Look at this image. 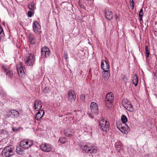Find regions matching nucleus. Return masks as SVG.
I'll return each instance as SVG.
<instances>
[{"mask_svg":"<svg viewBox=\"0 0 157 157\" xmlns=\"http://www.w3.org/2000/svg\"><path fill=\"white\" fill-rule=\"evenodd\" d=\"M145 49L146 52V58H147L149 57L150 53L149 50L148 49V47L147 45L145 46Z\"/></svg>","mask_w":157,"mask_h":157,"instance_id":"obj_25","label":"nucleus"},{"mask_svg":"<svg viewBox=\"0 0 157 157\" xmlns=\"http://www.w3.org/2000/svg\"><path fill=\"white\" fill-rule=\"evenodd\" d=\"M50 91V90L48 87H45L43 90V92L45 94L48 93Z\"/></svg>","mask_w":157,"mask_h":157,"instance_id":"obj_28","label":"nucleus"},{"mask_svg":"<svg viewBox=\"0 0 157 157\" xmlns=\"http://www.w3.org/2000/svg\"><path fill=\"white\" fill-rule=\"evenodd\" d=\"M63 56L64 57V59H68V55L67 54V53L66 52H65L64 53V55Z\"/></svg>","mask_w":157,"mask_h":157,"instance_id":"obj_33","label":"nucleus"},{"mask_svg":"<svg viewBox=\"0 0 157 157\" xmlns=\"http://www.w3.org/2000/svg\"><path fill=\"white\" fill-rule=\"evenodd\" d=\"M139 17H140V21H141L142 20L143 16H139Z\"/></svg>","mask_w":157,"mask_h":157,"instance_id":"obj_39","label":"nucleus"},{"mask_svg":"<svg viewBox=\"0 0 157 157\" xmlns=\"http://www.w3.org/2000/svg\"><path fill=\"white\" fill-rule=\"evenodd\" d=\"M40 147L41 150L45 152H49L52 149L51 145L48 144H42Z\"/></svg>","mask_w":157,"mask_h":157,"instance_id":"obj_13","label":"nucleus"},{"mask_svg":"<svg viewBox=\"0 0 157 157\" xmlns=\"http://www.w3.org/2000/svg\"><path fill=\"white\" fill-rule=\"evenodd\" d=\"M116 146H117V147L119 148V150L121 148V145L120 143L119 144V145H118L119 147H118V145L116 144Z\"/></svg>","mask_w":157,"mask_h":157,"instance_id":"obj_37","label":"nucleus"},{"mask_svg":"<svg viewBox=\"0 0 157 157\" xmlns=\"http://www.w3.org/2000/svg\"><path fill=\"white\" fill-rule=\"evenodd\" d=\"M105 72L104 75H103V78L105 80H107L109 78L110 76L109 72V71H104Z\"/></svg>","mask_w":157,"mask_h":157,"instance_id":"obj_21","label":"nucleus"},{"mask_svg":"<svg viewBox=\"0 0 157 157\" xmlns=\"http://www.w3.org/2000/svg\"><path fill=\"white\" fill-rule=\"evenodd\" d=\"M59 141L60 143L64 144L67 142L66 138L65 137H61L59 138Z\"/></svg>","mask_w":157,"mask_h":157,"instance_id":"obj_27","label":"nucleus"},{"mask_svg":"<svg viewBox=\"0 0 157 157\" xmlns=\"http://www.w3.org/2000/svg\"><path fill=\"white\" fill-rule=\"evenodd\" d=\"M157 24V23H156V22H155V24Z\"/></svg>","mask_w":157,"mask_h":157,"instance_id":"obj_42","label":"nucleus"},{"mask_svg":"<svg viewBox=\"0 0 157 157\" xmlns=\"http://www.w3.org/2000/svg\"><path fill=\"white\" fill-rule=\"evenodd\" d=\"M134 85L135 86H137L138 83V77L136 75L134 77L132 81Z\"/></svg>","mask_w":157,"mask_h":157,"instance_id":"obj_24","label":"nucleus"},{"mask_svg":"<svg viewBox=\"0 0 157 157\" xmlns=\"http://www.w3.org/2000/svg\"><path fill=\"white\" fill-rule=\"evenodd\" d=\"M115 18L116 20V21H117V22L118 21H119V17L117 15H115Z\"/></svg>","mask_w":157,"mask_h":157,"instance_id":"obj_36","label":"nucleus"},{"mask_svg":"<svg viewBox=\"0 0 157 157\" xmlns=\"http://www.w3.org/2000/svg\"><path fill=\"white\" fill-rule=\"evenodd\" d=\"M33 145V142L30 140H24L21 141L20 143V146L24 149H27Z\"/></svg>","mask_w":157,"mask_h":157,"instance_id":"obj_9","label":"nucleus"},{"mask_svg":"<svg viewBox=\"0 0 157 157\" xmlns=\"http://www.w3.org/2000/svg\"><path fill=\"white\" fill-rule=\"evenodd\" d=\"M128 78L127 77V76H124L123 77V80L125 82V83H126V81L127 80Z\"/></svg>","mask_w":157,"mask_h":157,"instance_id":"obj_34","label":"nucleus"},{"mask_svg":"<svg viewBox=\"0 0 157 157\" xmlns=\"http://www.w3.org/2000/svg\"><path fill=\"white\" fill-rule=\"evenodd\" d=\"M121 120L123 123L124 124L125 126H121V131L123 133L127 134L130 131V128L128 125L125 123L127 121V119L126 116L123 115L121 117Z\"/></svg>","mask_w":157,"mask_h":157,"instance_id":"obj_1","label":"nucleus"},{"mask_svg":"<svg viewBox=\"0 0 157 157\" xmlns=\"http://www.w3.org/2000/svg\"><path fill=\"white\" fill-rule=\"evenodd\" d=\"M157 24V23H156V22H155V24Z\"/></svg>","mask_w":157,"mask_h":157,"instance_id":"obj_41","label":"nucleus"},{"mask_svg":"<svg viewBox=\"0 0 157 157\" xmlns=\"http://www.w3.org/2000/svg\"><path fill=\"white\" fill-rule=\"evenodd\" d=\"M155 77H157V70L155 72Z\"/></svg>","mask_w":157,"mask_h":157,"instance_id":"obj_40","label":"nucleus"},{"mask_svg":"<svg viewBox=\"0 0 157 157\" xmlns=\"http://www.w3.org/2000/svg\"><path fill=\"white\" fill-rule=\"evenodd\" d=\"M105 16L106 18L108 20H111L113 17L111 11L108 10H105Z\"/></svg>","mask_w":157,"mask_h":157,"instance_id":"obj_18","label":"nucleus"},{"mask_svg":"<svg viewBox=\"0 0 157 157\" xmlns=\"http://www.w3.org/2000/svg\"><path fill=\"white\" fill-rule=\"evenodd\" d=\"M8 115L9 116H13L15 117H18L19 115V112L15 110H11L8 112Z\"/></svg>","mask_w":157,"mask_h":157,"instance_id":"obj_17","label":"nucleus"},{"mask_svg":"<svg viewBox=\"0 0 157 157\" xmlns=\"http://www.w3.org/2000/svg\"><path fill=\"white\" fill-rule=\"evenodd\" d=\"M34 4L31 3L28 5L29 9L31 11H33L34 9Z\"/></svg>","mask_w":157,"mask_h":157,"instance_id":"obj_26","label":"nucleus"},{"mask_svg":"<svg viewBox=\"0 0 157 157\" xmlns=\"http://www.w3.org/2000/svg\"><path fill=\"white\" fill-rule=\"evenodd\" d=\"M3 157H9L13 154L12 149L11 146H7L5 147L2 152Z\"/></svg>","mask_w":157,"mask_h":157,"instance_id":"obj_5","label":"nucleus"},{"mask_svg":"<svg viewBox=\"0 0 157 157\" xmlns=\"http://www.w3.org/2000/svg\"><path fill=\"white\" fill-rule=\"evenodd\" d=\"M113 98V94L112 92H109L107 94L105 98V104L106 106L109 108L111 107Z\"/></svg>","mask_w":157,"mask_h":157,"instance_id":"obj_3","label":"nucleus"},{"mask_svg":"<svg viewBox=\"0 0 157 157\" xmlns=\"http://www.w3.org/2000/svg\"><path fill=\"white\" fill-rule=\"evenodd\" d=\"M98 106L96 103L92 102L90 104V108L91 113H89V115L91 118H93V115L97 114L98 113Z\"/></svg>","mask_w":157,"mask_h":157,"instance_id":"obj_4","label":"nucleus"},{"mask_svg":"<svg viewBox=\"0 0 157 157\" xmlns=\"http://www.w3.org/2000/svg\"><path fill=\"white\" fill-rule=\"evenodd\" d=\"M67 97L68 100L70 101L74 100L75 101L76 98V95L75 92L71 90L69 91L68 93Z\"/></svg>","mask_w":157,"mask_h":157,"instance_id":"obj_15","label":"nucleus"},{"mask_svg":"<svg viewBox=\"0 0 157 157\" xmlns=\"http://www.w3.org/2000/svg\"><path fill=\"white\" fill-rule=\"evenodd\" d=\"M143 10L142 9H141L139 13V16H143Z\"/></svg>","mask_w":157,"mask_h":157,"instance_id":"obj_32","label":"nucleus"},{"mask_svg":"<svg viewBox=\"0 0 157 157\" xmlns=\"http://www.w3.org/2000/svg\"><path fill=\"white\" fill-rule=\"evenodd\" d=\"M130 2L131 3V6L132 9H134V2L133 0H131L130 1Z\"/></svg>","mask_w":157,"mask_h":157,"instance_id":"obj_31","label":"nucleus"},{"mask_svg":"<svg viewBox=\"0 0 157 157\" xmlns=\"http://www.w3.org/2000/svg\"><path fill=\"white\" fill-rule=\"evenodd\" d=\"M80 98L82 102H84L85 100V94H82L81 95Z\"/></svg>","mask_w":157,"mask_h":157,"instance_id":"obj_30","label":"nucleus"},{"mask_svg":"<svg viewBox=\"0 0 157 157\" xmlns=\"http://www.w3.org/2000/svg\"><path fill=\"white\" fill-rule=\"evenodd\" d=\"M44 114V110L42 109L40 110L36 113V119L37 121H39Z\"/></svg>","mask_w":157,"mask_h":157,"instance_id":"obj_20","label":"nucleus"},{"mask_svg":"<svg viewBox=\"0 0 157 157\" xmlns=\"http://www.w3.org/2000/svg\"><path fill=\"white\" fill-rule=\"evenodd\" d=\"M33 11H29L28 12V15L29 17H31L32 15L33 14Z\"/></svg>","mask_w":157,"mask_h":157,"instance_id":"obj_29","label":"nucleus"},{"mask_svg":"<svg viewBox=\"0 0 157 157\" xmlns=\"http://www.w3.org/2000/svg\"><path fill=\"white\" fill-rule=\"evenodd\" d=\"M25 64L27 66L32 65L35 61L34 55L32 54H27L25 59Z\"/></svg>","mask_w":157,"mask_h":157,"instance_id":"obj_2","label":"nucleus"},{"mask_svg":"<svg viewBox=\"0 0 157 157\" xmlns=\"http://www.w3.org/2000/svg\"><path fill=\"white\" fill-rule=\"evenodd\" d=\"M99 125L101 129L103 131L107 132L109 130V123L103 119H101L99 122Z\"/></svg>","mask_w":157,"mask_h":157,"instance_id":"obj_6","label":"nucleus"},{"mask_svg":"<svg viewBox=\"0 0 157 157\" xmlns=\"http://www.w3.org/2000/svg\"><path fill=\"white\" fill-rule=\"evenodd\" d=\"M23 64L22 62H20L17 65V70L18 75L21 76L25 74L23 68Z\"/></svg>","mask_w":157,"mask_h":157,"instance_id":"obj_11","label":"nucleus"},{"mask_svg":"<svg viewBox=\"0 0 157 157\" xmlns=\"http://www.w3.org/2000/svg\"><path fill=\"white\" fill-rule=\"evenodd\" d=\"M12 129H13V131L15 132V131H18L19 130V129L17 128H14L13 127L12 128Z\"/></svg>","mask_w":157,"mask_h":157,"instance_id":"obj_35","label":"nucleus"},{"mask_svg":"<svg viewBox=\"0 0 157 157\" xmlns=\"http://www.w3.org/2000/svg\"><path fill=\"white\" fill-rule=\"evenodd\" d=\"M81 148L86 153H95L96 152L97 149L96 148L92 146L89 147L86 145L82 146Z\"/></svg>","mask_w":157,"mask_h":157,"instance_id":"obj_7","label":"nucleus"},{"mask_svg":"<svg viewBox=\"0 0 157 157\" xmlns=\"http://www.w3.org/2000/svg\"><path fill=\"white\" fill-rule=\"evenodd\" d=\"M42 106V102L39 100L35 101L34 104L35 109L37 111L41 110Z\"/></svg>","mask_w":157,"mask_h":157,"instance_id":"obj_16","label":"nucleus"},{"mask_svg":"<svg viewBox=\"0 0 157 157\" xmlns=\"http://www.w3.org/2000/svg\"><path fill=\"white\" fill-rule=\"evenodd\" d=\"M25 149L20 146L17 147L16 152L19 154H22Z\"/></svg>","mask_w":157,"mask_h":157,"instance_id":"obj_22","label":"nucleus"},{"mask_svg":"<svg viewBox=\"0 0 157 157\" xmlns=\"http://www.w3.org/2000/svg\"><path fill=\"white\" fill-rule=\"evenodd\" d=\"M33 30L36 33H37L40 30V27L39 24L37 21H35L33 25Z\"/></svg>","mask_w":157,"mask_h":157,"instance_id":"obj_19","label":"nucleus"},{"mask_svg":"<svg viewBox=\"0 0 157 157\" xmlns=\"http://www.w3.org/2000/svg\"><path fill=\"white\" fill-rule=\"evenodd\" d=\"M72 134H66V136H69V137H70L72 135Z\"/></svg>","mask_w":157,"mask_h":157,"instance_id":"obj_38","label":"nucleus"},{"mask_svg":"<svg viewBox=\"0 0 157 157\" xmlns=\"http://www.w3.org/2000/svg\"><path fill=\"white\" fill-rule=\"evenodd\" d=\"M41 54L43 57H47L50 54L49 48L45 46L42 48L41 49Z\"/></svg>","mask_w":157,"mask_h":157,"instance_id":"obj_12","label":"nucleus"},{"mask_svg":"<svg viewBox=\"0 0 157 157\" xmlns=\"http://www.w3.org/2000/svg\"><path fill=\"white\" fill-rule=\"evenodd\" d=\"M122 103L124 107L128 111L132 112L134 111V108L130 101L125 100L122 101Z\"/></svg>","mask_w":157,"mask_h":157,"instance_id":"obj_8","label":"nucleus"},{"mask_svg":"<svg viewBox=\"0 0 157 157\" xmlns=\"http://www.w3.org/2000/svg\"><path fill=\"white\" fill-rule=\"evenodd\" d=\"M29 40L31 44H33L35 43L36 39L33 36L30 35L29 36Z\"/></svg>","mask_w":157,"mask_h":157,"instance_id":"obj_23","label":"nucleus"},{"mask_svg":"<svg viewBox=\"0 0 157 157\" xmlns=\"http://www.w3.org/2000/svg\"><path fill=\"white\" fill-rule=\"evenodd\" d=\"M2 68L4 71L6 73L7 76L10 78L12 77L13 76V71L12 69L10 68L7 65H3Z\"/></svg>","mask_w":157,"mask_h":157,"instance_id":"obj_10","label":"nucleus"},{"mask_svg":"<svg viewBox=\"0 0 157 157\" xmlns=\"http://www.w3.org/2000/svg\"><path fill=\"white\" fill-rule=\"evenodd\" d=\"M101 67L103 71H109V65L106 60H103L101 62Z\"/></svg>","mask_w":157,"mask_h":157,"instance_id":"obj_14","label":"nucleus"}]
</instances>
